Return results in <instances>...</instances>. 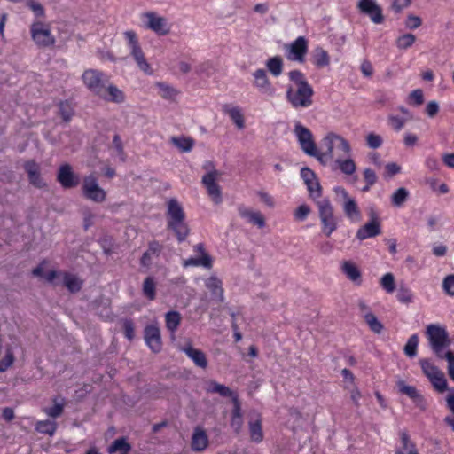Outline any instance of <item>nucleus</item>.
<instances>
[{
	"label": "nucleus",
	"instance_id": "obj_1",
	"mask_svg": "<svg viewBox=\"0 0 454 454\" xmlns=\"http://www.w3.org/2000/svg\"><path fill=\"white\" fill-rule=\"evenodd\" d=\"M288 78L291 83L286 87V101L296 109L309 107L313 104L314 90L305 74L295 69L288 73Z\"/></svg>",
	"mask_w": 454,
	"mask_h": 454
},
{
	"label": "nucleus",
	"instance_id": "obj_2",
	"mask_svg": "<svg viewBox=\"0 0 454 454\" xmlns=\"http://www.w3.org/2000/svg\"><path fill=\"white\" fill-rule=\"evenodd\" d=\"M426 336L429 347L439 359H443L444 349L450 344L448 332L445 327L435 324H430L426 328Z\"/></svg>",
	"mask_w": 454,
	"mask_h": 454
},
{
	"label": "nucleus",
	"instance_id": "obj_3",
	"mask_svg": "<svg viewBox=\"0 0 454 454\" xmlns=\"http://www.w3.org/2000/svg\"><path fill=\"white\" fill-rule=\"evenodd\" d=\"M322 145L325 148V152L317 150V156H314L319 162L325 164L333 158V148L336 145L344 154L350 155L351 146L347 139L341 136L330 132L322 139Z\"/></svg>",
	"mask_w": 454,
	"mask_h": 454
},
{
	"label": "nucleus",
	"instance_id": "obj_4",
	"mask_svg": "<svg viewBox=\"0 0 454 454\" xmlns=\"http://www.w3.org/2000/svg\"><path fill=\"white\" fill-rule=\"evenodd\" d=\"M317 205L322 224V231L329 237L338 227L337 218L333 215V207L328 199L318 200Z\"/></svg>",
	"mask_w": 454,
	"mask_h": 454
},
{
	"label": "nucleus",
	"instance_id": "obj_5",
	"mask_svg": "<svg viewBox=\"0 0 454 454\" xmlns=\"http://www.w3.org/2000/svg\"><path fill=\"white\" fill-rule=\"evenodd\" d=\"M82 78L86 88L97 97L104 92V88L109 81L106 74L97 69L85 70Z\"/></svg>",
	"mask_w": 454,
	"mask_h": 454
},
{
	"label": "nucleus",
	"instance_id": "obj_6",
	"mask_svg": "<svg viewBox=\"0 0 454 454\" xmlns=\"http://www.w3.org/2000/svg\"><path fill=\"white\" fill-rule=\"evenodd\" d=\"M204 169H211L208 173L202 176V184L206 187L208 195L215 204H220L223 201L222 192L220 186L216 183L219 176L218 171L214 169V165L211 161H207L203 165Z\"/></svg>",
	"mask_w": 454,
	"mask_h": 454
},
{
	"label": "nucleus",
	"instance_id": "obj_7",
	"mask_svg": "<svg viewBox=\"0 0 454 454\" xmlns=\"http://www.w3.org/2000/svg\"><path fill=\"white\" fill-rule=\"evenodd\" d=\"M294 133L301 146V149L309 156H317V148L313 139L312 132L301 122H296Z\"/></svg>",
	"mask_w": 454,
	"mask_h": 454
},
{
	"label": "nucleus",
	"instance_id": "obj_8",
	"mask_svg": "<svg viewBox=\"0 0 454 454\" xmlns=\"http://www.w3.org/2000/svg\"><path fill=\"white\" fill-rule=\"evenodd\" d=\"M30 33L33 41L39 47H50L55 43L51 29L43 22H34L30 27Z\"/></svg>",
	"mask_w": 454,
	"mask_h": 454
},
{
	"label": "nucleus",
	"instance_id": "obj_9",
	"mask_svg": "<svg viewBox=\"0 0 454 454\" xmlns=\"http://www.w3.org/2000/svg\"><path fill=\"white\" fill-rule=\"evenodd\" d=\"M82 194L86 199L98 203L103 202L106 197V192L99 187L97 178L92 175L83 179Z\"/></svg>",
	"mask_w": 454,
	"mask_h": 454
},
{
	"label": "nucleus",
	"instance_id": "obj_10",
	"mask_svg": "<svg viewBox=\"0 0 454 454\" xmlns=\"http://www.w3.org/2000/svg\"><path fill=\"white\" fill-rule=\"evenodd\" d=\"M285 50L287 59L302 63L308 52V41L304 36H299L290 44L286 45Z\"/></svg>",
	"mask_w": 454,
	"mask_h": 454
},
{
	"label": "nucleus",
	"instance_id": "obj_11",
	"mask_svg": "<svg viewBox=\"0 0 454 454\" xmlns=\"http://www.w3.org/2000/svg\"><path fill=\"white\" fill-rule=\"evenodd\" d=\"M357 8L361 13L367 15L374 24H381L384 21L382 9L376 0H359Z\"/></svg>",
	"mask_w": 454,
	"mask_h": 454
},
{
	"label": "nucleus",
	"instance_id": "obj_12",
	"mask_svg": "<svg viewBox=\"0 0 454 454\" xmlns=\"http://www.w3.org/2000/svg\"><path fill=\"white\" fill-rule=\"evenodd\" d=\"M146 19L145 27L158 35H166L170 32V26L166 18L158 16L154 12L144 14Z\"/></svg>",
	"mask_w": 454,
	"mask_h": 454
},
{
	"label": "nucleus",
	"instance_id": "obj_13",
	"mask_svg": "<svg viewBox=\"0 0 454 454\" xmlns=\"http://www.w3.org/2000/svg\"><path fill=\"white\" fill-rule=\"evenodd\" d=\"M57 180L64 189L76 187L80 183V177L76 175L72 167L66 163L59 168Z\"/></svg>",
	"mask_w": 454,
	"mask_h": 454
},
{
	"label": "nucleus",
	"instance_id": "obj_14",
	"mask_svg": "<svg viewBox=\"0 0 454 454\" xmlns=\"http://www.w3.org/2000/svg\"><path fill=\"white\" fill-rule=\"evenodd\" d=\"M370 215L371 220L357 230L356 238L360 240L374 238L381 233L380 222L376 213L372 211Z\"/></svg>",
	"mask_w": 454,
	"mask_h": 454
},
{
	"label": "nucleus",
	"instance_id": "obj_15",
	"mask_svg": "<svg viewBox=\"0 0 454 454\" xmlns=\"http://www.w3.org/2000/svg\"><path fill=\"white\" fill-rule=\"evenodd\" d=\"M144 338L146 345L153 353H159L161 350V335L157 325H146L144 330Z\"/></svg>",
	"mask_w": 454,
	"mask_h": 454
},
{
	"label": "nucleus",
	"instance_id": "obj_16",
	"mask_svg": "<svg viewBox=\"0 0 454 454\" xmlns=\"http://www.w3.org/2000/svg\"><path fill=\"white\" fill-rule=\"evenodd\" d=\"M195 253L200 254V257H190L184 261V267H199L203 266L207 269H210L212 267V259L211 256L206 253L204 245L202 243H199L194 246L193 248Z\"/></svg>",
	"mask_w": 454,
	"mask_h": 454
},
{
	"label": "nucleus",
	"instance_id": "obj_17",
	"mask_svg": "<svg viewBox=\"0 0 454 454\" xmlns=\"http://www.w3.org/2000/svg\"><path fill=\"white\" fill-rule=\"evenodd\" d=\"M253 76L254 78V85L261 93L268 96H272L274 94V88L272 87L264 69L260 68L255 70Z\"/></svg>",
	"mask_w": 454,
	"mask_h": 454
},
{
	"label": "nucleus",
	"instance_id": "obj_18",
	"mask_svg": "<svg viewBox=\"0 0 454 454\" xmlns=\"http://www.w3.org/2000/svg\"><path fill=\"white\" fill-rule=\"evenodd\" d=\"M99 98L111 103L122 104L126 100V96L122 90L109 81L104 88V92L100 94Z\"/></svg>",
	"mask_w": 454,
	"mask_h": 454
},
{
	"label": "nucleus",
	"instance_id": "obj_19",
	"mask_svg": "<svg viewBox=\"0 0 454 454\" xmlns=\"http://www.w3.org/2000/svg\"><path fill=\"white\" fill-rule=\"evenodd\" d=\"M24 169L32 185L36 188H43L46 185L40 175V166L35 160H31L25 162Z\"/></svg>",
	"mask_w": 454,
	"mask_h": 454
},
{
	"label": "nucleus",
	"instance_id": "obj_20",
	"mask_svg": "<svg viewBox=\"0 0 454 454\" xmlns=\"http://www.w3.org/2000/svg\"><path fill=\"white\" fill-rule=\"evenodd\" d=\"M400 446L395 450V454H419L415 442L411 439L407 431L399 432Z\"/></svg>",
	"mask_w": 454,
	"mask_h": 454
},
{
	"label": "nucleus",
	"instance_id": "obj_21",
	"mask_svg": "<svg viewBox=\"0 0 454 454\" xmlns=\"http://www.w3.org/2000/svg\"><path fill=\"white\" fill-rule=\"evenodd\" d=\"M163 249V246L157 240L150 241L147 250L140 258V264L145 268H150L153 258L159 257Z\"/></svg>",
	"mask_w": 454,
	"mask_h": 454
},
{
	"label": "nucleus",
	"instance_id": "obj_22",
	"mask_svg": "<svg viewBox=\"0 0 454 454\" xmlns=\"http://www.w3.org/2000/svg\"><path fill=\"white\" fill-rule=\"evenodd\" d=\"M238 211L239 215L242 218L246 219L248 223H253L259 228H263L265 226V219L262 213L258 211H253L243 205H240L238 207Z\"/></svg>",
	"mask_w": 454,
	"mask_h": 454
},
{
	"label": "nucleus",
	"instance_id": "obj_23",
	"mask_svg": "<svg viewBox=\"0 0 454 454\" xmlns=\"http://www.w3.org/2000/svg\"><path fill=\"white\" fill-rule=\"evenodd\" d=\"M205 286L210 291L213 300L218 302H223L224 301L223 282L217 277H209L206 280Z\"/></svg>",
	"mask_w": 454,
	"mask_h": 454
},
{
	"label": "nucleus",
	"instance_id": "obj_24",
	"mask_svg": "<svg viewBox=\"0 0 454 454\" xmlns=\"http://www.w3.org/2000/svg\"><path fill=\"white\" fill-rule=\"evenodd\" d=\"M208 445L207 435L202 428L197 427L192 436L191 448L194 451H202Z\"/></svg>",
	"mask_w": 454,
	"mask_h": 454
},
{
	"label": "nucleus",
	"instance_id": "obj_25",
	"mask_svg": "<svg viewBox=\"0 0 454 454\" xmlns=\"http://www.w3.org/2000/svg\"><path fill=\"white\" fill-rule=\"evenodd\" d=\"M168 228L174 231L179 242L184 241L189 234V228L185 223V219L168 221Z\"/></svg>",
	"mask_w": 454,
	"mask_h": 454
},
{
	"label": "nucleus",
	"instance_id": "obj_26",
	"mask_svg": "<svg viewBox=\"0 0 454 454\" xmlns=\"http://www.w3.org/2000/svg\"><path fill=\"white\" fill-rule=\"evenodd\" d=\"M181 350L184 352L197 366L200 368H206L207 366V357L201 350L193 348L191 345L182 348Z\"/></svg>",
	"mask_w": 454,
	"mask_h": 454
},
{
	"label": "nucleus",
	"instance_id": "obj_27",
	"mask_svg": "<svg viewBox=\"0 0 454 454\" xmlns=\"http://www.w3.org/2000/svg\"><path fill=\"white\" fill-rule=\"evenodd\" d=\"M311 62L317 68H324L330 65V56L322 47H316L311 53Z\"/></svg>",
	"mask_w": 454,
	"mask_h": 454
},
{
	"label": "nucleus",
	"instance_id": "obj_28",
	"mask_svg": "<svg viewBox=\"0 0 454 454\" xmlns=\"http://www.w3.org/2000/svg\"><path fill=\"white\" fill-rule=\"evenodd\" d=\"M124 36L128 41V47L133 59L144 56L143 50L138 43L136 33L133 30H128L124 33Z\"/></svg>",
	"mask_w": 454,
	"mask_h": 454
},
{
	"label": "nucleus",
	"instance_id": "obj_29",
	"mask_svg": "<svg viewBox=\"0 0 454 454\" xmlns=\"http://www.w3.org/2000/svg\"><path fill=\"white\" fill-rule=\"evenodd\" d=\"M168 221H179L185 219V214L180 203L176 199H170L168 202Z\"/></svg>",
	"mask_w": 454,
	"mask_h": 454
},
{
	"label": "nucleus",
	"instance_id": "obj_30",
	"mask_svg": "<svg viewBox=\"0 0 454 454\" xmlns=\"http://www.w3.org/2000/svg\"><path fill=\"white\" fill-rule=\"evenodd\" d=\"M63 285L70 293H77L82 289V281L74 274L63 272Z\"/></svg>",
	"mask_w": 454,
	"mask_h": 454
},
{
	"label": "nucleus",
	"instance_id": "obj_31",
	"mask_svg": "<svg viewBox=\"0 0 454 454\" xmlns=\"http://www.w3.org/2000/svg\"><path fill=\"white\" fill-rule=\"evenodd\" d=\"M131 450V445L127 442L124 437L117 438L114 440L112 444L108 447L109 454H129Z\"/></svg>",
	"mask_w": 454,
	"mask_h": 454
},
{
	"label": "nucleus",
	"instance_id": "obj_32",
	"mask_svg": "<svg viewBox=\"0 0 454 454\" xmlns=\"http://www.w3.org/2000/svg\"><path fill=\"white\" fill-rule=\"evenodd\" d=\"M53 406L43 408V412L50 418L57 419L64 411L65 400L63 398L54 397L52 399Z\"/></svg>",
	"mask_w": 454,
	"mask_h": 454
},
{
	"label": "nucleus",
	"instance_id": "obj_33",
	"mask_svg": "<svg viewBox=\"0 0 454 454\" xmlns=\"http://www.w3.org/2000/svg\"><path fill=\"white\" fill-rule=\"evenodd\" d=\"M243 425L240 404L237 398H234V407L232 410L231 427L235 433L239 434Z\"/></svg>",
	"mask_w": 454,
	"mask_h": 454
},
{
	"label": "nucleus",
	"instance_id": "obj_34",
	"mask_svg": "<svg viewBox=\"0 0 454 454\" xmlns=\"http://www.w3.org/2000/svg\"><path fill=\"white\" fill-rule=\"evenodd\" d=\"M58 427V424L54 420L45 419L37 421L35 424V430L43 434L52 436Z\"/></svg>",
	"mask_w": 454,
	"mask_h": 454
},
{
	"label": "nucleus",
	"instance_id": "obj_35",
	"mask_svg": "<svg viewBox=\"0 0 454 454\" xmlns=\"http://www.w3.org/2000/svg\"><path fill=\"white\" fill-rule=\"evenodd\" d=\"M172 144L183 153H189L194 146V140L186 137H173Z\"/></svg>",
	"mask_w": 454,
	"mask_h": 454
},
{
	"label": "nucleus",
	"instance_id": "obj_36",
	"mask_svg": "<svg viewBox=\"0 0 454 454\" xmlns=\"http://www.w3.org/2000/svg\"><path fill=\"white\" fill-rule=\"evenodd\" d=\"M334 162L339 169L345 175H353L356 170V165L349 156L344 160L337 158Z\"/></svg>",
	"mask_w": 454,
	"mask_h": 454
},
{
	"label": "nucleus",
	"instance_id": "obj_37",
	"mask_svg": "<svg viewBox=\"0 0 454 454\" xmlns=\"http://www.w3.org/2000/svg\"><path fill=\"white\" fill-rule=\"evenodd\" d=\"M266 67L273 76L278 77L283 71V59L280 56L270 58L266 61Z\"/></svg>",
	"mask_w": 454,
	"mask_h": 454
},
{
	"label": "nucleus",
	"instance_id": "obj_38",
	"mask_svg": "<svg viewBox=\"0 0 454 454\" xmlns=\"http://www.w3.org/2000/svg\"><path fill=\"white\" fill-rule=\"evenodd\" d=\"M223 110L226 114H229L230 118L233 121V122L236 124V126L239 129L244 128V126H245L244 117L241 113V110L239 107H237V106L231 107L229 106H225L223 107Z\"/></svg>",
	"mask_w": 454,
	"mask_h": 454
},
{
	"label": "nucleus",
	"instance_id": "obj_39",
	"mask_svg": "<svg viewBox=\"0 0 454 454\" xmlns=\"http://www.w3.org/2000/svg\"><path fill=\"white\" fill-rule=\"evenodd\" d=\"M343 211L346 216L351 220H355L360 215L358 206L353 198L344 200Z\"/></svg>",
	"mask_w": 454,
	"mask_h": 454
},
{
	"label": "nucleus",
	"instance_id": "obj_40",
	"mask_svg": "<svg viewBox=\"0 0 454 454\" xmlns=\"http://www.w3.org/2000/svg\"><path fill=\"white\" fill-rule=\"evenodd\" d=\"M342 271L347 278L353 282L361 281V272L356 264L350 262H345L342 265Z\"/></svg>",
	"mask_w": 454,
	"mask_h": 454
},
{
	"label": "nucleus",
	"instance_id": "obj_41",
	"mask_svg": "<svg viewBox=\"0 0 454 454\" xmlns=\"http://www.w3.org/2000/svg\"><path fill=\"white\" fill-rule=\"evenodd\" d=\"M421 370L425 376L430 380L434 376L437 375L442 371L434 365L429 359L423 358L419 361Z\"/></svg>",
	"mask_w": 454,
	"mask_h": 454
},
{
	"label": "nucleus",
	"instance_id": "obj_42",
	"mask_svg": "<svg viewBox=\"0 0 454 454\" xmlns=\"http://www.w3.org/2000/svg\"><path fill=\"white\" fill-rule=\"evenodd\" d=\"M428 380L432 384L434 389L438 393L442 394L449 390L448 382L442 372H439L437 375L434 376Z\"/></svg>",
	"mask_w": 454,
	"mask_h": 454
},
{
	"label": "nucleus",
	"instance_id": "obj_43",
	"mask_svg": "<svg viewBox=\"0 0 454 454\" xmlns=\"http://www.w3.org/2000/svg\"><path fill=\"white\" fill-rule=\"evenodd\" d=\"M143 294L149 300L153 301L156 297V283L153 277H147L142 286Z\"/></svg>",
	"mask_w": 454,
	"mask_h": 454
},
{
	"label": "nucleus",
	"instance_id": "obj_44",
	"mask_svg": "<svg viewBox=\"0 0 454 454\" xmlns=\"http://www.w3.org/2000/svg\"><path fill=\"white\" fill-rule=\"evenodd\" d=\"M207 391L210 393L219 394L223 397H232L233 399L237 398L234 396V393L228 387L214 380L209 383Z\"/></svg>",
	"mask_w": 454,
	"mask_h": 454
},
{
	"label": "nucleus",
	"instance_id": "obj_45",
	"mask_svg": "<svg viewBox=\"0 0 454 454\" xmlns=\"http://www.w3.org/2000/svg\"><path fill=\"white\" fill-rule=\"evenodd\" d=\"M166 327L171 332L175 333L180 323H181V315L177 311H168L166 313Z\"/></svg>",
	"mask_w": 454,
	"mask_h": 454
},
{
	"label": "nucleus",
	"instance_id": "obj_46",
	"mask_svg": "<svg viewBox=\"0 0 454 454\" xmlns=\"http://www.w3.org/2000/svg\"><path fill=\"white\" fill-rule=\"evenodd\" d=\"M249 433L253 442H261L263 439V433L261 420L249 422Z\"/></svg>",
	"mask_w": 454,
	"mask_h": 454
},
{
	"label": "nucleus",
	"instance_id": "obj_47",
	"mask_svg": "<svg viewBox=\"0 0 454 454\" xmlns=\"http://www.w3.org/2000/svg\"><path fill=\"white\" fill-rule=\"evenodd\" d=\"M409 192L406 188H398L391 196V203L393 206L400 207L407 200Z\"/></svg>",
	"mask_w": 454,
	"mask_h": 454
},
{
	"label": "nucleus",
	"instance_id": "obj_48",
	"mask_svg": "<svg viewBox=\"0 0 454 454\" xmlns=\"http://www.w3.org/2000/svg\"><path fill=\"white\" fill-rule=\"evenodd\" d=\"M419 345V336L417 333L412 334L407 340L403 352L409 357H414L417 355V348Z\"/></svg>",
	"mask_w": 454,
	"mask_h": 454
},
{
	"label": "nucleus",
	"instance_id": "obj_49",
	"mask_svg": "<svg viewBox=\"0 0 454 454\" xmlns=\"http://www.w3.org/2000/svg\"><path fill=\"white\" fill-rule=\"evenodd\" d=\"M74 107L68 101H61L59 104V114L64 121L68 122L74 115Z\"/></svg>",
	"mask_w": 454,
	"mask_h": 454
},
{
	"label": "nucleus",
	"instance_id": "obj_50",
	"mask_svg": "<svg viewBox=\"0 0 454 454\" xmlns=\"http://www.w3.org/2000/svg\"><path fill=\"white\" fill-rule=\"evenodd\" d=\"M155 85L159 89L160 96L165 99H173L177 94V91L172 86L165 82H158Z\"/></svg>",
	"mask_w": 454,
	"mask_h": 454
},
{
	"label": "nucleus",
	"instance_id": "obj_51",
	"mask_svg": "<svg viewBox=\"0 0 454 454\" xmlns=\"http://www.w3.org/2000/svg\"><path fill=\"white\" fill-rule=\"evenodd\" d=\"M364 318L372 332L376 333H381L383 330V325L378 320L377 317L373 313L364 315Z\"/></svg>",
	"mask_w": 454,
	"mask_h": 454
},
{
	"label": "nucleus",
	"instance_id": "obj_52",
	"mask_svg": "<svg viewBox=\"0 0 454 454\" xmlns=\"http://www.w3.org/2000/svg\"><path fill=\"white\" fill-rule=\"evenodd\" d=\"M416 41V36L412 34H405L399 36L396 40V46L398 49L406 50L413 45Z\"/></svg>",
	"mask_w": 454,
	"mask_h": 454
},
{
	"label": "nucleus",
	"instance_id": "obj_53",
	"mask_svg": "<svg viewBox=\"0 0 454 454\" xmlns=\"http://www.w3.org/2000/svg\"><path fill=\"white\" fill-rule=\"evenodd\" d=\"M380 286L387 293H393L395 289L394 275L392 273H386L380 279Z\"/></svg>",
	"mask_w": 454,
	"mask_h": 454
},
{
	"label": "nucleus",
	"instance_id": "obj_54",
	"mask_svg": "<svg viewBox=\"0 0 454 454\" xmlns=\"http://www.w3.org/2000/svg\"><path fill=\"white\" fill-rule=\"evenodd\" d=\"M396 298L402 303H410L413 301V294L410 288L401 286L398 289Z\"/></svg>",
	"mask_w": 454,
	"mask_h": 454
},
{
	"label": "nucleus",
	"instance_id": "obj_55",
	"mask_svg": "<svg viewBox=\"0 0 454 454\" xmlns=\"http://www.w3.org/2000/svg\"><path fill=\"white\" fill-rule=\"evenodd\" d=\"M26 5L36 17H43L45 14L43 6L37 0H25Z\"/></svg>",
	"mask_w": 454,
	"mask_h": 454
},
{
	"label": "nucleus",
	"instance_id": "obj_56",
	"mask_svg": "<svg viewBox=\"0 0 454 454\" xmlns=\"http://www.w3.org/2000/svg\"><path fill=\"white\" fill-rule=\"evenodd\" d=\"M398 389L399 391L409 396L411 400L416 397L419 392L417 390V388L413 386L406 385L403 381H399L398 384Z\"/></svg>",
	"mask_w": 454,
	"mask_h": 454
},
{
	"label": "nucleus",
	"instance_id": "obj_57",
	"mask_svg": "<svg viewBox=\"0 0 454 454\" xmlns=\"http://www.w3.org/2000/svg\"><path fill=\"white\" fill-rule=\"evenodd\" d=\"M14 362L13 353L8 349L5 356L0 360V372H6Z\"/></svg>",
	"mask_w": 454,
	"mask_h": 454
},
{
	"label": "nucleus",
	"instance_id": "obj_58",
	"mask_svg": "<svg viewBox=\"0 0 454 454\" xmlns=\"http://www.w3.org/2000/svg\"><path fill=\"white\" fill-rule=\"evenodd\" d=\"M442 289L450 296H454V274L446 276L442 281Z\"/></svg>",
	"mask_w": 454,
	"mask_h": 454
},
{
	"label": "nucleus",
	"instance_id": "obj_59",
	"mask_svg": "<svg viewBox=\"0 0 454 454\" xmlns=\"http://www.w3.org/2000/svg\"><path fill=\"white\" fill-rule=\"evenodd\" d=\"M367 145L372 149H377L381 146L383 140L380 135L369 133L366 137Z\"/></svg>",
	"mask_w": 454,
	"mask_h": 454
},
{
	"label": "nucleus",
	"instance_id": "obj_60",
	"mask_svg": "<svg viewBox=\"0 0 454 454\" xmlns=\"http://www.w3.org/2000/svg\"><path fill=\"white\" fill-rule=\"evenodd\" d=\"M306 185L308 187L311 198L315 200L321 196V185L317 179L306 184Z\"/></svg>",
	"mask_w": 454,
	"mask_h": 454
},
{
	"label": "nucleus",
	"instance_id": "obj_61",
	"mask_svg": "<svg viewBox=\"0 0 454 454\" xmlns=\"http://www.w3.org/2000/svg\"><path fill=\"white\" fill-rule=\"evenodd\" d=\"M443 359L448 362L447 371L450 378L454 380V353L448 350L444 353Z\"/></svg>",
	"mask_w": 454,
	"mask_h": 454
},
{
	"label": "nucleus",
	"instance_id": "obj_62",
	"mask_svg": "<svg viewBox=\"0 0 454 454\" xmlns=\"http://www.w3.org/2000/svg\"><path fill=\"white\" fill-rule=\"evenodd\" d=\"M134 60L136 61L137 63V66L138 67V68L143 71L145 74H153V69L150 66V64L147 62V60L145 59V55L140 58H136L134 59Z\"/></svg>",
	"mask_w": 454,
	"mask_h": 454
},
{
	"label": "nucleus",
	"instance_id": "obj_63",
	"mask_svg": "<svg viewBox=\"0 0 454 454\" xmlns=\"http://www.w3.org/2000/svg\"><path fill=\"white\" fill-rule=\"evenodd\" d=\"M406 121L407 119L395 115H390L388 117L389 124L395 131H400L403 128Z\"/></svg>",
	"mask_w": 454,
	"mask_h": 454
},
{
	"label": "nucleus",
	"instance_id": "obj_64",
	"mask_svg": "<svg viewBox=\"0 0 454 454\" xmlns=\"http://www.w3.org/2000/svg\"><path fill=\"white\" fill-rule=\"evenodd\" d=\"M309 213H310L309 207L303 204V205L299 206L296 208V210L294 212V217L296 220L301 222V221H304L308 217Z\"/></svg>",
	"mask_w": 454,
	"mask_h": 454
}]
</instances>
